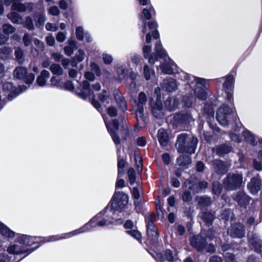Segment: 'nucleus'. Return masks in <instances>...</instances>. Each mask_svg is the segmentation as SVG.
I'll list each match as a JSON object with an SVG mask.
<instances>
[{
	"label": "nucleus",
	"instance_id": "obj_60",
	"mask_svg": "<svg viewBox=\"0 0 262 262\" xmlns=\"http://www.w3.org/2000/svg\"><path fill=\"white\" fill-rule=\"evenodd\" d=\"M144 75L146 80H149L150 78V75L152 72L149 70L148 66L145 65L144 67Z\"/></svg>",
	"mask_w": 262,
	"mask_h": 262
},
{
	"label": "nucleus",
	"instance_id": "obj_8",
	"mask_svg": "<svg viewBox=\"0 0 262 262\" xmlns=\"http://www.w3.org/2000/svg\"><path fill=\"white\" fill-rule=\"evenodd\" d=\"M212 168L214 171L221 175H223L227 172L229 165L227 163L220 160L215 159L211 162Z\"/></svg>",
	"mask_w": 262,
	"mask_h": 262
},
{
	"label": "nucleus",
	"instance_id": "obj_62",
	"mask_svg": "<svg viewBox=\"0 0 262 262\" xmlns=\"http://www.w3.org/2000/svg\"><path fill=\"white\" fill-rule=\"evenodd\" d=\"M9 37L0 32V46L5 45L9 40Z\"/></svg>",
	"mask_w": 262,
	"mask_h": 262
},
{
	"label": "nucleus",
	"instance_id": "obj_29",
	"mask_svg": "<svg viewBox=\"0 0 262 262\" xmlns=\"http://www.w3.org/2000/svg\"><path fill=\"white\" fill-rule=\"evenodd\" d=\"M3 33L9 37V35L13 34L16 31V28L9 23L4 24L2 26Z\"/></svg>",
	"mask_w": 262,
	"mask_h": 262
},
{
	"label": "nucleus",
	"instance_id": "obj_18",
	"mask_svg": "<svg viewBox=\"0 0 262 262\" xmlns=\"http://www.w3.org/2000/svg\"><path fill=\"white\" fill-rule=\"evenodd\" d=\"M234 200L239 205L246 208L249 204L250 198L244 192H237L234 198Z\"/></svg>",
	"mask_w": 262,
	"mask_h": 262
},
{
	"label": "nucleus",
	"instance_id": "obj_2",
	"mask_svg": "<svg viewBox=\"0 0 262 262\" xmlns=\"http://www.w3.org/2000/svg\"><path fill=\"white\" fill-rule=\"evenodd\" d=\"M243 177L239 173H229L224 179L223 185L227 190H235L242 185Z\"/></svg>",
	"mask_w": 262,
	"mask_h": 262
},
{
	"label": "nucleus",
	"instance_id": "obj_20",
	"mask_svg": "<svg viewBox=\"0 0 262 262\" xmlns=\"http://www.w3.org/2000/svg\"><path fill=\"white\" fill-rule=\"evenodd\" d=\"M177 162L179 166V168L181 170L187 168L188 165L191 163V160L189 156L183 155L177 159Z\"/></svg>",
	"mask_w": 262,
	"mask_h": 262
},
{
	"label": "nucleus",
	"instance_id": "obj_32",
	"mask_svg": "<svg viewBox=\"0 0 262 262\" xmlns=\"http://www.w3.org/2000/svg\"><path fill=\"white\" fill-rule=\"evenodd\" d=\"M234 77L232 75L227 76L225 82L223 83L224 90H232L233 88Z\"/></svg>",
	"mask_w": 262,
	"mask_h": 262
},
{
	"label": "nucleus",
	"instance_id": "obj_9",
	"mask_svg": "<svg viewBox=\"0 0 262 262\" xmlns=\"http://www.w3.org/2000/svg\"><path fill=\"white\" fill-rule=\"evenodd\" d=\"M78 89L80 92L78 93V95L81 98L85 99L88 97L92 96L94 98L95 95L93 91L91 88V85L87 80H84L82 82Z\"/></svg>",
	"mask_w": 262,
	"mask_h": 262
},
{
	"label": "nucleus",
	"instance_id": "obj_30",
	"mask_svg": "<svg viewBox=\"0 0 262 262\" xmlns=\"http://www.w3.org/2000/svg\"><path fill=\"white\" fill-rule=\"evenodd\" d=\"M0 232L5 236L7 237H13L15 236V232L9 229L3 224L0 223Z\"/></svg>",
	"mask_w": 262,
	"mask_h": 262
},
{
	"label": "nucleus",
	"instance_id": "obj_54",
	"mask_svg": "<svg viewBox=\"0 0 262 262\" xmlns=\"http://www.w3.org/2000/svg\"><path fill=\"white\" fill-rule=\"evenodd\" d=\"M83 29L81 27H78L76 29V37L79 40L83 39Z\"/></svg>",
	"mask_w": 262,
	"mask_h": 262
},
{
	"label": "nucleus",
	"instance_id": "obj_46",
	"mask_svg": "<svg viewBox=\"0 0 262 262\" xmlns=\"http://www.w3.org/2000/svg\"><path fill=\"white\" fill-rule=\"evenodd\" d=\"M98 98L102 102L106 101L107 103H109L110 96L107 95L106 90H103L101 93H99L98 95Z\"/></svg>",
	"mask_w": 262,
	"mask_h": 262
},
{
	"label": "nucleus",
	"instance_id": "obj_26",
	"mask_svg": "<svg viewBox=\"0 0 262 262\" xmlns=\"http://www.w3.org/2000/svg\"><path fill=\"white\" fill-rule=\"evenodd\" d=\"M195 200L202 207L209 206L212 203L211 198L208 196H197Z\"/></svg>",
	"mask_w": 262,
	"mask_h": 262
},
{
	"label": "nucleus",
	"instance_id": "obj_7",
	"mask_svg": "<svg viewBox=\"0 0 262 262\" xmlns=\"http://www.w3.org/2000/svg\"><path fill=\"white\" fill-rule=\"evenodd\" d=\"M228 234L232 237L242 238L245 234V227L241 223L232 224L228 229Z\"/></svg>",
	"mask_w": 262,
	"mask_h": 262
},
{
	"label": "nucleus",
	"instance_id": "obj_59",
	"mask_svg": "<svg viewBox=\"0 0 262 262\" xmlns=\"http://www.w3.org/2000/svg\"><path fill=\"white\" fill-rule=\"evenodd\" d=\"M23 42L26 46H28L31 43V37L30 35L26 33L25 34L23 38Z\"/></svg>",
	"mask_w": 262,
	"mask_h": 262
},
{
	"label": "nucleus",
	"instance_id": "obj_52",
	"mask_svg": "<svg viewBox=\"0 0 262 262\" xmlns=\"http://www.w3.org/2000/svg\"><path fill=\"white\" fill-rule=\"evenodd\" d=\"M126 162L123 159L118 160V175H120L124 172L123 168L125 167Z\"/></svg>",
	"mask_w": 262,
	"mask_h": 262
},
{
	"label": "nucleus",
	"instance_id": "obj_6",
	"mask_svg": "<svg viewBox=\"0 0 262 262\" xmlns=\"http://www.w3.org/2000/svg\"><path fill=\"white\" fill-rule=\"evenodd\" d=\"M14 76L18 79H25L28 84H31L35 79V75L32 73L27 74V70L23 67H19L15 69Z\"/></svg>",
	"mask_w": 262,
	"mask_h": 262
},
{
	"label": "nucleus",
	"instance_id": "obj_58",
	"mask_svg": "<svg viewBox=\"0 0 262 262\" xmlns=\"http://www.w3.org/2000/svg\"><path fill=\"white\" fill-rule=\"evenodd\" d=\"M225 257L226 262H236L234 255L232 253H226Z\"/></svg>",
	"mask_w": 262,
	"mask_h": 262
},
{
	"label": "nucleus",
	"instance_id": "obj_34",
	"mask_svg": "<svg viewBox=\"0 0 262 262\" xmlns=\"http://www.w3.org/2000/svg\"><path fill=\"white\" fill-rule=\"evenodd\" d=\"M12 53L11 48L4 46L0 48V58L2 59H7Z\"/></svg>",
	"mask_w": 262,
	"mask_h": 262
},
{
	"label": "nucleus",
	"instance_id": "obj_24",
	"mask_svg": "<svg viewBox=\"0 0 262 262\" xmlns=\"http://www.w3.org/2000/svg\"><path fill=\"white\" fill-rule=\"evenodd\" d=\"M158 140L163 146H166L169 142V138L167 133L163 129H160L158 133Z\"/></svg>",
	"mask_w": 262,
	"mask_h": 262
},
{
	"label": "nucleus",
	"instance_id": "obj_41",
	"mask_svg": "<svg viewBox=\"0 0 262 262\" xmlns=\"http://www.w3.org/2000/svg\"><path fill=\"white\" fill-rule=\"evenodd\" d=\"M15 55L17 60L19 63H21L24 61V54L23 50L21 48H17L15 49Z\"/></svg>",
	"mask_w": 262,
	"mask_h": 262
},
{
	"label": "nucleus",
	"instance_id": "obj_16",
	"mask_svg": "<svg viewBox=\"0 0 262 262\" xmlns=\"http://www.w3.org/2000/svg\"><path fill=\"white\" fill-rule=\"evenodd\" d=\"M114 96L119 108L124 112L127 110L126 103L121 92L118 90H115Z\"/></svg>",
	"mask_w": 262,
	"mask_h": 262
},
{
	"label": "nucleus",
	"instance_id": "obj_1",
	"mask_svg": "<svg viewBox=\"0 0 262 262\" xmlns=\"http://www.w3.org/2000/svg\"><path fill=\"white\" fill-rule=\"evenodd\" d=\"M198 143L197 138L186 133L180 134L177 139L176 147L179 152L189 154L194 153Z\"/></svg>",
	"mask_w": 262,
	"mask_h": 262
},
{
	"label": "nucleus",
	"instance_id": "obj_23",
	"mask_svg": "<svg viewBox=\"0 0 262 262\" xmlns=\"http://www.w3.org/2000/svg\"><path fill=\"white\" fill-rule=\"evenodd\" d=\"M179 104V100L173 97H169L165 102V106L169 111H174L178 107Z\"/></svg>",
	"mask_w": 262,
	"mask_h": 262
},
{
	"label": "nucleus",
	"instance_id": "obj_36",
	"mask_svg": "<svg viewBox=\"0 0 262 262\" xmlns=\"http://www.w3.org/2000/svg\"><path fill=\"white\" fill-rule=\"evenodd\" d=\"M136 116L137 118V122L138 124L142 122L144 123L145 118L144 114V107H137V110L136 112Z\"/></svg>",
	"mask_w": 262,
	"mask_h": 262
},
{
	"label": "nucleus",
	"instance_id": "obj_15",
	"mask_svg": "<svg viewBox=\"0 0 262 262\" xmlns=\"http://www.w3.org/2000/svg\"><path fill=\"white\" fill-rule=\"evenodd\" d=\"M183 188L188 189V191H191L193 194L199 192L198 182L195 178H191L190 179L186 180L183 184Z\"/></svg>",
	"mask_w": 262,
	"mask_h": 262
},
{
	"label": "nucleus",
	"instance_id": "obj_50",
	"mask_svg": "<svg viewBox=\"0 0 262 262\" xmlns=\"http://www.w3.org/2000/svg\"><path fill=\"white\" fill-rule=\"evenodd\" d=\"M147 234L148 238L152 241L154 243L157 242L158 237V233L157 231H147Z\"/></svg>",
	"mask_w": 262,
	"mask_h": 262
},
{
	"label": "nucleus",
	"instance_id": "obj_49",
	"mask_svg": "<svg viewBox=\"0 0 262 262\" xmlns=\"http://www.w3.org/2000/svg\"><path fill=\"white\" fill-rule=\"evenodd\" d=\"M129 180L131 184H133L136 181V173L133 168H129L127 172Z\"/></svg>",
	"mask_w": 262,
	"mask_h": 262
},
{
	"label": "nucleus",
	"instance_id": "obj_43",
	"mask_svg": "<svg viewBox=\"0 0 262 262\" xmlns=\"http://www.w3.org/2000/svg\"><path fill=\"white\" fill-rule=\"evenodd\" d=\"M212 192L215 194H220L222 192V186L218 181H214L212 185Z\"/></svg>",
	"mask_w": 262,
	"mask_h": 262
},
{
	"label": "nucleus",
	"instance_id": "obj_21",
	"mask_svg": "<svg viewBox=\"0 0 262 262\" xmlns=\"http://www.w3.org/2000/svg\"><path fill=\"white\" fill-rule=\"evenodd\" d=\"M3 90L9 93L8 97L9 100L13 99L18 95L15 88L10 82H4L3 84Z\"/></svg>",
	"mask_w": 262,
	"mask_h": 262
},
{
	"label": "nucleus",
	"instance_id": "obj_39",
	"mask_svg": "<svg viewBox=\"0 0 262 262\" xmlns=\"http://www.w3.org/2000/svg\"><path fill=\"white\" fill-rule=\"evenodd\" d=\"M243 136L245 139L250 144L254 145L256 143L254 136L249 130H245L243 132Z\"/></svg>",
	"mask_w": 262,
	"mask_h": 262
},
{
	"label": "nucleus",
	"instance_id": "obj_5",
	"mask_svg": "<svg viewBox=\"0 0 262 262\" xmlns=\"http://www.w3.org/2000/svg\"><path fill=\"white\" fill-rule=\"evenodd\" d=\"M127 203V195L123 192L115 193L112 200V207L114 210L124 208Z\"/></svg>",
	"mask_w": 262,
	"mask_h": 262
},
{
	"label": "nucleus",
	"instance_id": "obj_51",
	"mask_svg": "<svg viewBox=\"0 0 262 262\" xmlns=\"http://www.w3.org/2000/svg\"><path fill=\"white\" fill-rule=\"evenodd\" d=\"M126 232L137 240H140L141 238L140 232L137 230H128Z\"/></svg>",
	"mask_w": 262,
	"mask_h": 262
},
{
	"label": "nucleus",
	"instance_id": "obj_64",
	"mask_svg": "<svg viewBox=\"0 0 262 262\" xmlns=\"http://www.w3.org/2000/svg\"><path fill=\"white\" fill-rule=\"evenodd\" d=\"M198 186L199 188V192L208 187V183L205 181H201L198 182Z\"/></svg>",
	"mask_w": 262,
	"mask_h": 262
},
{
	"label": "nucleus",
	"instance_id": "obj_33",
	"mask_svg": "<svg viewBox=\"0 0 262 262\" xmlns=\"http://www.w3.org/2000/svg\"><path fill=\"white\" fill-rule=\"evenodd\" d=\"M7 251L10 254L16 255L23 253L21 247L15 244L9 246L7 249Z\"/></svg>",
	"mask_w": 262,
	"mask_h": 262
},
{
	"label": "nucleus",
	"instance_id": "obj_31",
	"mask_svg": "<svg viewBox=\"0 0 262 262\" xmlns=\"http://www.w3.org/2000/svg\"><path fill=\"white\" fill-rule=\"evenodd\" d=\"M195 96L202 100H205L207 99V95L205 90L200 86H198L194 91Z\"/></svg>",
	"mask_w": 262,
	"mask_h": 262
},
{
	"label": "nucleus",
	"instance_id": "obj_17",
	"mask_svg": "<svg viewBox=\"0 0 262 262\" xmlns=\"http://www.w3.org/2000/svg\"><path fill=\"white\" fill-rule=\"evenodd\" d=\"M232 147L227 144H223L212 148V151L221 157H224L226 154L231 151Z\"/></svg>",
	"mask_w": 262,
	"mask_h": 262
},
{
	"label": "nucleus",
	"instance_id": "obj_48",
	"mask_svg": "<svg viewBox=\"0 0 262 262\" xmlns=\"http://www.w3.org/2000/svg\"><path fill=\"white\" fill-rule=\"evenodd\" d=\"M24 27L30 30H32L34 29V28L33 20L30 17L27 16L26 18V20L24 24Z\"/></svg>",
	"mask_w": 262,
	"mask_h": 262
},
{
	"label": "nucleus",
	"instance_id": "obj_53",
	"mask_svg": "<svg viewBox=\"0 0 262 262\" xmlns=\"http://www.w3.org/2000/svg\"><path fill=\"white\" fill-rule=\"evenodd\" d=\"M37 18L36 26L38 27H40L43 26L45 20V17L43 15L38 14L36 16Z\"/></svg>",
	"mask_w": 262,
	"mask_h": 262
},
{
	"label": "nucleus",
	"instance_id": "obj_42",
	"mask_svg": "<svg viewBox=\"0 0 262 262\" xmlns=\"http://www.w3.org/2000/svg\"><path fill=\"white\" fill-rule=\"evenodd\" d=\"M183 193L182 195V199L184 202H189L192 199V196L191 194V192L188 191V189L183 188Z\"/></svg>",
	"mask_w": 262,
	"mask_h": 262
},
{
	"label": "nucleus",
	"instance_id": "obj_27",
	"mask_svg": "<svg viewBox=\"0 0 262 262\" xmlns=\"http://www.w3.org/2000/svg\"><path fill=\"white\" fill-rule=\"evenodd\" d=\"M156 258L161 262H164L165 258L168 261H173L172 252L170 250H167L165 251L164 256L162 253H157L156 254Z\"/></svg>",
	"mask_w": 262,
	"mask_h": 262
},
{
	"label": "nucleus",
	"instance_id": "obj_63",
	"mask_svg": "<svg viewBox=\"0 0 262 262\" xmlns=\"http://www.w3.org/2000/svg\"><path fill=\"white\" fill-rule=\"evenodd\" d=\"M84 77L85 79L89 81H93L95 80V76L94 74L92 72H86L84 74Z\"/></svg>",
	"mask_w": 262,
	"mask_h": 262
},
{
	"label": "nucleus",
	"instance_id": "obj_13",
	"mask_svg": "<svg viewBox=\"0 0 262 262\" xmlns=\"http://www.w3.org/2000/svg\"><path fill=\"white\" fill-rule=\"evenodd\" d=\"M192 120L191 116L188 113H178L174 115L173 121L176 125L189 123Z\"/></svg>",
	"mask_w": 262,
	"mask_h": 262
},
{
	"label": "nucleus",
	"instance_id": "obj_22",
	"mask_svg": "<svg viewBox=\"0 0 262 262\" xmlns=\"http://www.w3.org/2000/svg\"><path fill=\"white\" fill-rule=\"evenodd\" d=\"M261 181L255 178H252L248 184V188L253 194L257 193V192L261 189Z\"/></svg>",
	"mask_w": 262,
	"mask_h": 262
},
{
	"label": "nucleus",
	"instance_id": "obj_56",
	"mask_svg": "<svg viewBox=\"0 0 262 262\" xmlns=\"http://www.w3.org/2000/svg\"><path fill=\"white\" fill-rule=\"evenodd\" d=\"M144 57L145 58H149V54L150 53L151 50V47L150 46L145 45L144 46L142 49Z\"/></svg>",
	"mask_w": 262,
	"mask_h": 262
},
{
	"label": "nucleus",
	"instance_id": "obj_28",
	"mask_svg": "<svg viewBox=\"0 0 262 262\" xmlns=\"http://www.w3.org/2000/svg\"><path fill=\"white\" fill-rule=\"evenodd\" d=\"M7 17L13 24H21L23 22V19L21 16L16 12H11L7 14Z\"/></svg>",
	"mask_w": 262,
	"mask_h": 262
},
{
	"label": "nucleus",
	"instance_id": "obj_61",
	"mask_svg": "<svg viewBox=\"0 0 262 262\" xmlns=\"http://www.w3.org/2000/svg\"><path fill=\"white\" fill-rule=\"evenodd\" d=\"M29 238H30V237L28 236L27 235H22L18 239V242L21 244L30 245V244L29 242Z\"/></svg>",
	"mask_w": 262,
	"mask_h": 262
},
{
	"label": "nucleus",
	"instance_id": "obj_3",
	"mask_svg": "<svg viewBox=\"0 0 262 262\" xmlns=\"http://www.w3.org/2000/svg\"><path fill=\"white\" fill-rule=\"evenodd\" d=\"M190 244L199 252H202L205 250L207 252L212 253L215 250L214 245L210 244L207 246L206 238L200 234L191 237Z\"/></svg>",
	"mask_w": 262,
	"mask_h": 262
},
{
	"label": "nucleus",
	"instance_id": "obj_44",
	"mask_svg": "<svg viewBox=\"0 0 262 262\" xmlns=\"http://www.w3.org/2000/svg\"><path fill=\"white\" fill-rule=\"evenodd\" d=\"M204 113L208 116L209 119H214V110L212 107L208 104H206L204 106Z\"/></svg>",
	"mask_w": 262,
	"mask_h": 262
},
{
	"label": "nucleus",
	"instance_id": "obj_37",
	"mask_svg": "<svg viewBox=\"0 0 262 262\" xmlns=\"http://www.w3.org/2000/svg\"><path fill=\"white\" fill-rule=\"evenodd\" d=\"M138 101V102L137 104V107H144V106L146 104L147 102V97L144 92H141L139 93Z\"/></svg>",
	"mask_w": 262,
	"mask_h": 262
},
{
	"label": "nucleus",
	"instance_id": "obj_25",
	"mask_svg": "<svg viewBox=\"0 0 262 262\" xmlns=\"http://www.w3.org/2000/svg\"><path fill=\"white\" fill-rule=\"evenodd\" d=\"M12 9L20 12H25L28 9H29L30 11H31L32 9V4H23L20 2L17 4H12Z\"/></svg>",
	"mask_w": 262,
	"mask_h": 262
},
{
	"label": "nucleus",
	"instance_id": "obj_45",
	"mask_svg": "<svg viewBox=\"0 0 262 262\" xmlns=\"http://www.w3.org/2000/svg\"><path fill=\"white\" fill-rule=\"evenodd\" d=\"M127 92L131 96H133V95L136 94L138 92L137 85L134 81H132L129 84Z\"/></svg>",
	"mask_w": 262,
	"mask_h": 262
},
{
	"label": "nucleus",
	"instance_id": "obj_47",
	"mask_svg": "<svg viewBox=\"0 0 262 262\" xmlns=\"http://www.w3.org/2000/svg\"><path fill=\"white\" fill-rule=\"evenodd\" d=\"M92 72L95 73L96 75L99 77L101 76L102 73L99 66L96 63L93 62L90 64Z\"/></svg>",
	"mask_w": 262,
	"mask_h": 262
},
{
	"label": "nucleus",
	"instance_id": "obj_57",
	"mask_svg": "<svg viewBox=\"0 0 262 262\" xmlns=\"http://www.w3.org/2000/svg\"><path fill=\"white\" fill-rule=\"evenodd\" d=\"M232 213L230 210H225L221 214V217L223 220L227 221L231 217Z\"/></svg>",
	"mask_w": 262,
	"mask_h": 262
},
{
	"label": "nucleus",
	"instance_id": "obj_38",
	"mask_svg": "<svg viewBox=\"0 0 262 262\" xmlns=\"http://www.w3.org/2000/svg\"><path fill=\"white\" fill-rule=\"evenodd\" d=\"M174 64L172 63L165 62L161 66V69L162 72L165 74H171L173 72V69L172 66Z\"/></svg>",
	"mask_w": 262,
	"mask_h": 262
},
{
	"label": "nucleus",
	"instance_id": "obj_11",
	"mask_svg": "<svg viewBox=\"0 0 262 262\" xmlns=\"http://www.w3.org/2000/svg\"><path fill=\"white\" fill-rule=\"evenodd\" d=\"M155 50L156 54L152 53L149 57V62L154 64L156 61L158 60V57L164 58L167 56L165 51L162 48V45L160 42L156 43Z\"/></svg>",
	"mask_w": 262,
	"mask_h": 262
},
{
	"label": "nucleus",
	"instance_id": "obj_40",
	"mask_svg": "<svg viewBox=\"0 0 262 262\" xmlns=\"http://www.w3.org/2000/svg\"><path fill=\"white\" fill-rule=\"evenodd\" d=\"M50 70L53 74L60 76L63 73V70L59 64L54 63L50 66Z\"/></svg>",
	"mask_w": 262,
	"mask_h": 262
},
{
	"label": "nucleus",
	"instance_id": "obj_4",
	"mask_svg": "<svg viewBox=\"0 0 262 262\" xmlns=\"http://www.w3.org/2000/svg\"><path fill=\"white\" fill-rule=\"evenodd\" d=\"M233 112L228 106L223 104L221 106L216 113V119L222 125L228 124L230 118Z\"/></svg>",
	"mask_w": 262,
	"mask_h": 262
},
{
	"label": "nucleus",
	"instance_id": "obj_35",
	"mask_svg": "<svg viewBox=\"0 0 262 262\" xmlns=\"http://www.w3.org/2000/svg\"><path fill=\"white\" fill-rule=\"evenodd\" d=\"M49 73L47 70H43L40 75L37 78V82L39 86L45 85L46 78L48 77Z\"/></svg>",
	"mask_w": 262,
	"mask_h": 262
},
{
	"label": "nucleus",
	"instance_id": "obj_19",
	"mask_svg": "<svg viewBox=\"0 0 262 262\" xmlns=\"http://www.w3.org/2000/svg\"><path fill=\"white\" fill-rule=\"evenodd\" d=\"M200 217L206 225L210 226L212 225L215 215L213 212L207 210H204L202 211Z\"/></svg>",
	"mask_w": 262,
	"mask_h": 262
},
{
	"label": "nucleus",
	"instance_id": "obj_12",
	"mask_svg": "<svg viewBox=\"0 0 262 262\" xmlns=\"http://www.w3.org/2000/svg\"><path fill=\"white\" fill-rule=\"evenodd\" d=\"M248 237L249 242L251 245L256 252L262 253V240H261L256 234L248 233Z\"/></svg>",
	"mask_w": 262,
	"mask_h": 262
},
{
	"label": "nucleus",
	"instance_id": "obj_55",
	"mask_svg": "<svg viewBox=\"0 0 262 262\" xmlns=\"http://www.w3.org/2000/svg\"><path fill=\"white\" fill-rule=\"evenodd\" d=\"M107 113L110 117H114L117 116V110L116 107L112 106L108 107Z\"/></svg>",
	"mask_w": 262,
	"mask_h": 262
},
{
	"label": "nucleus",
	"instance_id": "obj_14",
	"mask_svg": "<svg viewBox=\"0 0 262 262\" xmlns=\"http://www.w3.org/2000/svg\"><path fill=\"white\" fill-rule=\"evenodd\" d=\"M161 87L166 91L172 92L178 89L176 81L171 78L164 79L161 83Z\"/></svg>",
	"mask_w": 262,
	"mask_h": 262
},
{
	"label": "nucleus",
	"instance_id": "obj_10",
	"mask_svg": "<svg viewBox=\"0 0 262 262\" xmlns=\"http://www.w3.org/2000/svg\"><path fill=\"white\" fill-rule=\"evenodd\" d=\"M153 101V99H151ZM150 110L152 115L156 118H162L164 116L162 101L157 98L155 102L150 101Z\"/></svg>",
	"mask_w": 262,
	"mask_h": 262
}]
</instances>
